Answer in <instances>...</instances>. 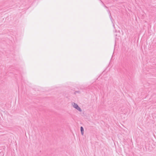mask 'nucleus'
I'll list each match as a JSON object with an SVG mask.
<instances>
[{
    "label": "nucleus",
    "instance_id": "obj_1",
    "mask_svg": "<svg viewBox=\"0 0 156 156\" xmlns=\"http://www.w3.org/2000/svg\"><path fill=\"white\" fill-rule=\"evenodd\" d=\"M73 106L74 108H75L76 109L78 110H79L80 111H81V110L80 108L75 103H74L73 104Z\"/></svg>",
    "mask_w": 156,
    "mask_h": 156
},
{
    "label": "nucleus",
    "instance_id": "obj_2",
    "mask_svg": "<svg viewBox=\"0 0 156 156\" xmlns=\"http://www.w3.org/2000/svg\"><path fill=\"white\" fill-rule=\"evenodd\" d=\"M81 131L82 133V135L83 134V129L82 127H81Z\"/></svg>",
    "mask_w": 156,
    "mask_h": 156
}]
</instances>
